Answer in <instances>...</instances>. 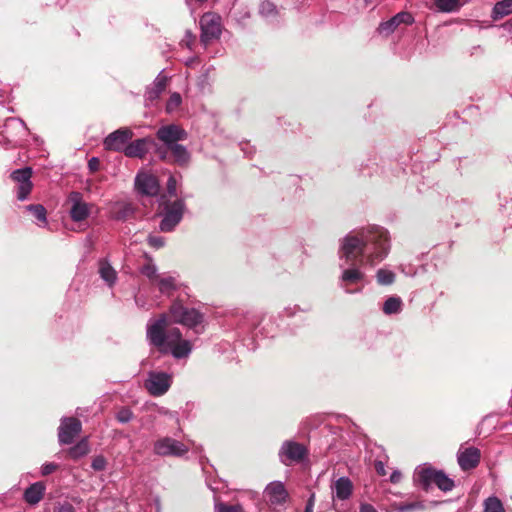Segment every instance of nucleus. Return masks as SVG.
I'll return each mask as SVG.
<instances>
[{"label":"nucleus","instance_id":"24","mask_svg":"<svg viewBox=\"0 0 512 512\" xmlns=\"http://www.w3.org/2000/svg\"><path fill=\"white\" fill-rule=\"evenodd\" d=\"M45 490L43 482H35L26 488L23 495L24 500L30 505H36L42 500Z\"/></svg>","mask_w":512,"mask_h":512},{"label":"nucleus","instance_id":"51","mask_svg":"<svg viewBox=\"0 0 512 512\" xmlns=\"http://www.w3.org/2000/svg\"><path fill=\"white\" fill-rule=\"evenodd\" d=\"M418 508H420V505H419V504H417V503H411V504H406V505L402 506V507H401V510H402L403 512H405V511H412V510H415V509H418Z\"/></svg>","mask_w":512,"mask_h":512},{"label":"nucleus","instance_id":"13","mask_svg":"<svg viewBox=\"0 0 512 512\" xmlns=\"http://www.w3.org/2000/svg\"><path fill=\"white\" fill-rule=\"evenodd\" d=\"M305 455V447L294 441H285L279 452L280 460L285 465H290L293 462H299L305 457Z\"/></svg>","mask_w":512,"mask_h":512},{"label":"nucleus","instance_id":"48","mask_svg":"<svg viewBox=\"0 0 512 512\" xmlns=\"http://www.w3.org/2000/svg\"><path fill=\"white\" fill-rule=\"evenodd\" d=\"M401 479H402V474L399 470H394L392 472V474L390 475V481L393 484L399 483L401 481Z\"/></svg>","mask_w":512,"mask_h":512},{"label":"nucleus","instance_id":"19","mask_svg":"<svg viewBox=\"0 0 512 512\" xmlns=\"http://www.w3.org/2000/svg\"><path fill=\"white\" fill-rule=\"evenodd\" d=\"M414 22V18L412 14L409 12H399L392 18H390L387 21L381 22L378 27V32L380 34L389 35L394 32V30L400 25V24H412Z\"/></svg>","mask_w":512,"mask_h":512},{"label":"nucleus","instance_id":"30","mask_svg":"<svg viewBox=\"0 0 512 512\" xmlns=\"http://www.w3.org/2000/svg\"><path fill=\"white\" fill-rule=\"evenodd\" d=\"M28 211L32 213V215L37 219L38 225L41 227L46 226L47 218H46V210L41 204H32L26 207Z\"/></svg>","mask_w":512,"mask_h":512},{"label":"nucleus","instance_id":"16","mask_svg":"<svg viewBox=\"0 0 512 512\" xmlns=\"http://www.w3.org/2000/svg\"><path fill=\"white\" fill-rule=\"evenodd\" d=\"M436 471L437 469L427 464L418 466L413 475L414 484L428 491L434 485Z\"/></svg>","mask_w":512,"mask_h":512},{"label":"nucleus","instance_id":"55","mask_svg":"<svg viewBox=\"0 0 512 512\" xmlns=\"http://www.w3.org/2000/svg\"><path fill=\"white\" fill-rule=\"evenodd\" d=\"M364 1H365V3H366L367 5H371V4H373V1H374V0H364Z\"/></svg>","mask_w":512,"mask_h":512},{"label":"nucleus","instance_id":"36","mask_svg":"<svg viewBox=\"0 0 512 512\" xmlns=\"http://www.w3.org/2000/svg\"><path fill=\"white\" fill-rule=\"evenodd\" d=\"M141 272L143 275L148 277L153 282H156V280L159 278L157 274V267L152 262H148L145 265H143L141 268Z\"/></svg>","mask_w":512,"mask_h":512},{"label":"nucleus","instance_id":"47","mask_svg":"<svg viewBox=\"0 0 512 512\" xmlns=\"http://www.w3.org/2000/svg\"><path fill=\"white\" fill-rule=\"evenodd\" d=\"M132 213H133V211H128V208H126L124 211H115L114 217L117 220H124L127 217H129Z\"/></svg>","mask_w":512,"mask_h":512},{"label":"nucleus","instance_id":"45","mask_svg":"<svg viewBox=\"0 0 512 512\" xmlns=\"http://www.w3.org/2000/svg\"><path fill=\"white\" fill-rule=\"evenodd\" d=\"M7 125L8 126H13L15 128H21L23 130L26 129L25 123L22 120L17 119V118L9 119L8 122H7Z\"/></svg>","mask_w":512,"mask_h":512},{"label":"nucleus","instance_id":"17","mask_svg":"<svg viewBox=\"0 0 512 512\" xmlns=\"http://www.w3.org/2000/svg\"><path fill=\"white\" fill-rule=\"evenodd\" d=\"M135 186L143 195L155 196L159 192V183L155 176L141 172L138 173L135 179Z\"/></svg>","mask_w":512,"mask_h":512},{"label":"nucleus","instance_id":"5","mask_svg":"<svg viewBox=\"0 0 512 512\" xmlns=\"http://www.w3.org/2000/svg\"><path fill=\"white\" fill-rule=\"evenodd\" d=\"M188 451L187 445L169 436L160 437L153 443V452L160 457H182Z\"/></svg>","mask_w":512,"mask_h":512},{"label":"nucleus","instance_id":"21","mask_svg":"<svg viewBox=\"0 0 512 512\" xmlns=\"http://www.w3.org/2000/svg\"><path fill=\"white\" fill-rule=\"evenodd\" d=\"M149 143L147 138L137 139L127 144L123 153L130 158H143L148 152Z\"/></svg>","mask_w":512,"mask_h":512},{"label":"nucleus","instance_id":"20","mask_svg":"<svg viewBox=\"0 0 512 512\" xmlns=\"http://www.w3.org/2000/svg\"><path fill=\"white\" fill-rule=\"evenodd\" d=\"M168 78L162 73H159L158 76L153 81L152 85L149 86L145 93V101L146 105H152L154 101H156L160 95L165 91L167 86Z\"/></svg>","mask_w":512,"mask_h":512},{"label":"nucleus","instance_id":"11","mask_svg":"<svg viewBox=\"0 0 512 512\" xmlns=\"http://www.w3.org/2000/svg\"><path fill=\"white\" fill-rule=\"evenodd\" d=\"M133 137L131 129L125 127L110 133L103 142L106 150L123 152L127 142Z\"/></svg>","mask_w":512,"mask_h":512},{"label":"nucleus","instance_id":"37","mask_svg":"<svg viewBox=\"0 0 512 512\" xmlns=\"http://www.w3.org/2000/svg\"><path fill=\"white\" fill-rule=\"evenodd\" d=\"M181 102V95L177 92L172 93L167 101L166 111L168 113H173L180 106Z\"/></svg>","mask_w":512,"mask_h":512},{"label":"nucleus","instance_id":"31","mask_svg":"<svg viewBox=\"0 0 512 512\" xmlns=\"http://www.w3.org/2000/svg\"><path fill=\"white\" fill-rule=\"evenodd\" d=\"M483 512H505L503 503L496 496H490L483 503Z\"/></svg>","mask_w":512,"mask_h":512},{"label":"nucleus","instance_id":"2","mask_svg":"<svg viewBox=\"0 0 512 512\" xmlns=\"http://www.w3.org/2000/svg\"><path fill=\"white\" fill-rule=\"evenodd\" d=\"M149 343L159 349L161 353H170L175 359H186L190 356L193 345L184 339L179 328H169L167 314H161L158 319H151L146 331Z\"/></svg>","mask_w":512,"mask_h":512},{"label":"nucleus","instance_id":"7","mask_svg":"<svg viewBox=\"0 0 512 512\" xmlns=\"http://www.w3.org/2000/svg\"><path fill=\"white\" fill-rule=\"evenodd\" d=\"M173 376L162 371H150L144 386L150 395L159 397L164 395L171 387Z\"/></svg>","mask_w":512,"mask_h":512},{"label":"nucleus","instance_id":"40","mask_svg":"<svg viewBox=\"0 0 512 512\" xmlns=\"http://www.w3.org/2000/svg\"><path fill=\"white\" fill-rule=\"evenodd\" d=\"M148 244L156 249H160L165 245V240L161 236L150 235L147 239Z\"/></svg>","mask_w":512,"mask_h":512},{"label":"nucleus","instance_id":"18","mask_svg":"<svg viewBox=\"0 0 512 512\" xmlns=\"http://www.w3.org/2000/svg\"><path fill=\"white\" fill-rule=\"evenodd\" d=\"M264 494L268 503L272 506L283 505L288 499V492L280 481L269 483L264 490Z\"/></svg>","mask_w":512,"mask_h":512},{"label":"nucleus","instance_id":"56","mask_svg":"<svg viewBox=\"0 0 512 512\" xmlns=\"http://www.w3.org/2000/svg\"><path fill=\"white\" fill-rule=\"evenodd\" d=\"M187 36L192 37L191 32H187Z\"/></svg>","mask_w":512,"mask_h":512},{"label":"nucleus","instance_id":"14","mask_svg":"<svg viewBox=\"0 0 512 512\" xmlns=\"http://www.w3.org/2000/svg\"><path fill=\"white\" fill-rule=\"evenodd\" d=\"M156 135L157 138L167 146V148L177 144L178 141L185 140L187 138L186 131L175 124L160 127Z\"/></svg>","mask_w":512,"mask_h":512},{"label":"nucleus","instance_id":"26","mask_svg":"<svg viewBox=\"0 0 512 512\" xmlns=\"http://www.w3.org/2000/svg\"><path fill=\"white\" fill-rule=\"evenodd\" d=\"M435 7L442 13L457 12L461 6V0H434Z\"/></svg>","mask_w":512,"mask_h":512},{"label":"nucleus","instance_id":"29","mask_svg":"<svg viewBox=\"0 0 512 512\" xmlns=\"http://www.w3.org/2000/svg\"><path fill=\"white\" fill-rule=\"evenodd\" d=\"M434 485L444 492L451 491L454 487V481L450 479L443 471L437 470Z\"/></svg>","mask_w":512,"mask_h":512},{"label":"nucleus","instance_id":"12","mask_svg":"<svg viewBox=\"0 0 512 512\" xmlns=\"http://www.w3.org/2000/svg\"><path fill=\"white\" fill-rule=\"evenodd\" d=\"M31 175L32 169L30 167L17 169L11 173V178L18 183L17 199L19 201L26 200L32 190Z\"/></svg>","mask_w":512,"mask_h":512},{"label":"nucleus","instance_id":"52","mask_svg":"<svg viewBox=\"0 0 512 512\" xmlns=\"http://www.w3.org/2000/svg\"><path fill=\"white\" fill-rule=\"evenodd\" d=\"M376 471L379 475H385L386 474V470H385V467H384V464L382 462H378L376 463Z\"/></svg>","mask_w":512,"mask_h":512},{"label":"nucleus","instance_id":"46","mask_svg":"<svg viewBox=\"0 0 512 512\" xmlns=\"http://www.w3.org/2000/svg\"><path fill=\"white\" fill-rule=\"evenodd\" d=\"M100 161L97 157H92L88 161V168L91 172H96L99 169Z\"/></svg>","mask_w":512,"mask_h":512},{"label":"nucleus","instance_id":"3","mask_svg":"<svg viewBox=\"0 0 512 512\" xmlns=\"http://www.w3.org/2000/svg\"><path fill=\"white\" fill-rule=\"evenodd\" d=\"M171 321L181 324L195 333L201 334L204 331L205 315L196 308H189L181 301H174L169 308Z\"/></svg>","mask_w":512,"mask_h":512},{"label":"nucleus","instance_id":"23","mask_svg":"<svg viewBox=\"0 0 512 512\" xmlns=\"http://www.w3.org/2000/svg\"><path fill=\"white\" fill-rule=\"evenodd\" d=\"M331 488L337 499L346 500L352 494L353 484L348 477H340L334 482Z\"/></svg>","mask_w":512,"mask_h":512},{"label":"nucleus","instance_id":"6","mask_svg":"<svg viewBox=\"0 0 512 512\" xmlns=\"http://www.w3.org/2000/svg\"><path fill=\"white\" fill-rule=\"evenodd\" d=\"M200 40L204 45L220 37L222 32L221 17L215 13L207 12L200 18Z\"/></svg>","mask_w":512,"mask_h":512},{"label":"nucleus","instance_id":"41","mask_svg":"<svg viewBox=\"0 0 512 512\" xmlns=\"http://www.w3.org/2000/svg\"><path fill=\"white\" fill-rule=\"evenodd\" d=\"M106 459L103 457V456H96L93 460H92V463H91V467L95 470V471H102L105 469L106 467Z\"/></svg>","mask_w":512,"mask_h":512},{"label":"nucleus","instance_id":"4","mask_svg":"<svg viewBox=\"0 0 512 512\" xmlns=\"http://www.w3.org/2000/svg\"><path fill=\"white\" fill-rule=\"evenodd\" d=\"M341 264L340 268H342V273L339 278L340 287L345 289L346 293H353L354 291L349 290L347 288L348 285L357 284L365 279V273L361 269L362 265L359 264L358 260L348 261L347 259H340ZM363 268H365L363 266Z\"/></svg>","mask_w":512,"mask_h":512},{"label":"nucleus","instance_id":"28","mask_svg":"<svg viewBox=\"0 0 512 512\" xmlns=\"http://www.w3.org/2000/svg\"><path fill=\"white\" fill-rule=\"evenodd\" d=\"M512 13V0H502L495 4L492 11V18L494 20L503 18Z\"/></svg>","mask_w":512,"mask_h":512},{"label":"nucleus","instance_id":"42","mask_svg":"<svg viewBox=\"0 0 512 512\" xmlns=\"http://www.w3.org/2000/svg\"><path fill=\"white\" fill-rule=\"evenodd\" d=\"M117 420L121 423H127L129 422L132 417H133V413L131 412L130 409H121L118 413H117Z\"/></svg>","mask_w":512,"mask_h":512},{"label":"nucleus","instance_id":"22","mask_svg":"<svg viewBox=\"0 0 512 512\" xmlns=\"http://www.w3.org/2000/svg\"><path fill=\"white\" fill-rule=\"evenodd\" d=\"M98 273L108 287H113L116 284L118 279L117 272L106 258L98 261Z\"/></svg>","mask_w":512,"mask_h":512},{"label":"nucleus","instance_id":"43","mask_svg":"<svg viewBox=\"0 0 512 512\" xmlns=\"http://www.w3.org/2000/svg\"><path fill=\"white\" fill-rule=\"evenodd\" d=\"M176 190H177V180L174 176L171 175L167 181L168 194L171 196H175Z\"/></svg>","mask_w":512,"mask_h":512},{"label":"nucleus","instance_id":"49","mask_svg":"<svg viewBox=\"0 0 512 512\" xmlns=\"http://www.w3.org/2000/svg\"><path fill=\"white\" fill-rule=\"evenodd\" d=\"M160 413L165 415V416H168L171 419H175L176 421H178V416H177L176 412H172V411H169L167 409L162 408L160 410Z\"/></svg>","mask_w":512,"mask_h":512},{"label":"nucleus","instance_id":"35","mask_svg":"<svg viewBox=\"0 0 512 512\" xmlns=\"http://www.w3.org/2000/svg\"><path fill=\"white\" fill-rule=\"evenodd\" d=\"M89 452V446L86 440L80 441L77 445L73 446L69 450V454L73 458H79L86 455Z\"/></svg>","mask_w":512,"mask_h":512},{"label":"nucleus","instance_id":"32","mask_svg":"<svg viewBox=\"0 0 512 512\" xmlns=\"http://www.w3.org/2000/svg\"><path fill=\"white\" fill-rule=\"evenodd\" d=\"M259 14L265 18H275L278 14V9L276 5L269 1L263 0L259 5Z\"/></svg>","mask_w":512,"mask_h":512},{"label":"nucleus","instance_id":"39","mask_svg":"<svg viewBox=\"0 0 512 512\" xmlns=\"http://www.w3.org/2000/svg\"><path fill=\"white\" fill-rule=\"evenodd\" d=\"M53 512H76V510L71 503L64 501L57 502L54 505Z\"/></svg>","mask_w":512,"mask_h":512},{"label":"nucleus","instance_id":"54","mask_svg":"<svg viewBox=\"0 0 512 512\" xmlns=\"http://www.w3.org/2000/svg\"><path fill=\"white\" fill-rule=\"evenodd\" d=\"M155 505H156V508H157V512H160V510H161V504H160V500H159V499H156V500H155Z\"/></svg>","mask_w":512,"mask_h":512},{"label":"nucleus","instance_id":"34","mask_svg":"<svg viewBox=\"0 0 512 512\" xmlns=\"http://www.w3.org/2000/svg\"><path fill=\"white\" fill-rule=\"evenodd\" d=\"M161 293L168 294L176 289L175 278L172 276L160 277L156 280Z\"/></svg>","mask_w":512,"mask_h":512},{"label":"nucleus","instance_id":"8","mask_svg":"<svg viewBox=\"0 0 512 512\" xmlns=\"http://www.w3.org/2000/svg\"><path fill=\"white\" fill-rule=\"evenodd\" d=\"M185 203L182 199H178L166 206L163 219L159 228L162 232H171L180 223L183 218Z\"/></svg>","mask_w":512,"mask_h":512},{"label":"nucleus","instance_id":"15","mask_svg":"<svg viewBox=\"0 0 512 512\" xmlns=\"http://www.w3.org/2000/svg\"><path fill=\"white\" fill-rule=\"evenodd\" d=\"M481 453L476 447H461L457 453V461L464 471L474 469L480 462Z\"/></svg>","mask_w":512,"mask_h":512},{"label":"nucleus","instance_id":"53","mask_svg":"<svg viewBox=\"0 0 512 512\" xmlns=\"http://www.w3.org/2000/svg\"><path fill=\"white\" fill-rule=\"evenodd\" d=\"M305 512H313V496L309 499L305 508Z\"/></svg>","mask_w":512,"mask_h":512},{"label":"nucleus","instance_id":"44","mask_svg":"<svg viewBox=\"0 0 512 512\" xmlns=\"http://www.w3.org/2000/svg\"><path fill=\"white\" fill-rule=\"evenodd\" d=\"M58 468V465L55 463H45L41 467V474L43 476H47L54 472Z\"/></svg>","mask_w":512,"mask_h":512},{"label":"nucleus","instance_id":"10","mask_svg":"<svg viewBox=\"0 0 512 512\" xmlns=\"http://www.w3.org/2000/svg\"><path fill=\"white\" fill-rule=\"evenodd\" d=\"M82 424L75 417L62 418L58 428V439L61 444H71L74 438L81 432Z\"/></svg>","mask_w":512,"mask_h":512},{"label":"nucleus","instance_id":"33","mask_svg":"<svg viewBox=\"0 0 512 512\" xmlns=\"http://www.w3.org/2000/svg\"><path fill=\"white\" fill-rule=\"evenodd\" d=\"M376 280L379 285H391L395 281V273L389 269L381 268L376 272Z\"/></svg>","mask_w":512,"mask_h":512},{"label":"nucleus","instance_id":"27","mask_svg":"<svg viewBox=\"0 0 512 512\" xmlns=\"http://www.w3.org/2000/svg\"><path fill=\"white\" fill-rule=\"evenodd\" d=\"M403 302L398 296L389 297L383 304V312L386 315L398 314L402 311Z\"/></svg>","mask_w":512,"mask_h":512},{"label":"nucleus","instance_id":"1","mask_svg":"<svg viewBox=\"0 0 512 512\" xmlns=\"http://www.w3.org/2000/svg\"><path fill=\"white\" fill-rule=\"evenodd\" d=\"M391 250L389 231L379 225H368L349 232L340 241L339 259L358 260L359 264L374 268Z\"/></svg>","mask_w":512,"mask_h":512},{"label":"nucleus","instance_id":"9","mask_svg":"<svg viewBox=\"0 0 512 512\" xmlns=\"http://www.w3.org/2000/svg\"><path fill=\"white\" fill-rule=\"evenodd\" d=\"M68 203L70 205L69 214L73 221L81 222L90 215L92 205L83 200L80 192H71L68 196Z\"/></svg>","mask_w":512,"mask_h":512},{"label":"nucleus","instance_id":"38","mask_svg":"<svg viewBox=\"0 0 512 512\" xmlns=\"http://www.w3.org/2000/svg\"><path fill=\"white\" fill-rule=\"evenodd\" d=\"M215 512H243L241 505H228L225 503H216Z\"/></svg>","mask_w":512,"mask_h":512},{"label":"nucleus","instance_id":"50","mask_svg":"<svg viewBox=\"0 0 512 512\" xmlns=\"http://www.w3.org/2000/svg\"><path fill=\"white\" fill-rule=\"evenodd\" d=\"M359 512H377L371 504H361Z\"/></svg>","mask_w":512,"mask_h":512},{"label":"nucleus","instance_id":"25","mask_svg":"<svg viewBox=\"0 0 512 512\" xmlns=\"http://www.w3.org/2000/svg\"><path fill=\"white\" fill-rule=\"evenodd\" d=\"M168 149L172 152L174 160L178 165L184 166L189 163L190 153L185 146L177 143L173 146H170Z\"/></svg>","mask_w":512,"mask_h":512}]
</instances>
